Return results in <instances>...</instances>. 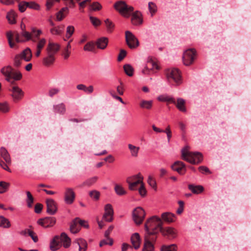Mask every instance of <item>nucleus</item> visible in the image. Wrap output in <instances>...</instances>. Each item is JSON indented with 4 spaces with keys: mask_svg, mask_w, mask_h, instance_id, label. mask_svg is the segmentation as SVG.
Segmentation results:
<instances>
[{
    "mask_svg": "<svg viewBox=\"0 0 251 251\" xmlns=\"http://www.w3.org/2000/svg\"><path fill=\"white\" fill-rule=\"evenodd\" d=\"M163 221L157 216H153L147 220L145 224V231L149 235H155L161 231L163 227Z\"/></svg>",
    "mask_w": 251,
    "mask_h": 251,
    "instance_id": "1",
    "label": "nucleus"
},
{
    "mask_svg": "<svg viewBox=\"0 0 251 251\" xmlns=\"http://www.w3.org/2000/svg\"><path fill=\"white\" fill-rule=\"evenodd\" d=\"M0 72L5 76V80L11 83L20 80L22 78L21 72L18 71H14L13 68L9 65L2 68Z\"/></svg>",
    "mask_w": 251,
    "mask_h": 251,
    "instance_id": "2",
    "label": "nucleus"
},
{
    "mask_svg": "<svg viewBox=\"0 0 251 251\" xmlns=\"http://www.w3.org/2000/svg\"><path fill=\"white\" fill-rule=\"evenodd\" d=\"M114 8L123 17L129 18L134 11L132 6L127 5L125 1L119 0L114 5Z\"/></svg>",
    "mask_w": 251,
    "mask_h": 251,
    "instance_id": "3",
    "label": "nucleus"
},
{
    "mask_svg": "<svg viewBox=\"0 0 251 251\" xmlns=\"http://www.w3.org/2000/svg\"><path fill=\"white\" fill-rule=\"evenodd\" d=\"M132 219L137 225H139L143 222L145 217V212L141 207L135 208L132 211Z\"/></svg>",
    "mask_w": 251,
    "mask_h": 251,
    "instance_id": "4",
    "label": "nucleus"
},
{
    "mask_svg": "<svg viewBox=\"0 0 251 251\" xmlns=\"http://www.w3.org/2000/svg\"><path fill=\"white\" fill-rule=\"evenodd\" d=\"M166 75L169 81L173 80L177 85H179L181 82L180 73L177 69L168 70L166 72Z\"/></svg>",
    "mask_w": 251,
    "mask_h": 251,
    "instance_id": "5",
    "label": "nucleus"
},
{
    "mask_svg": "<svg viewBox=\"0 0 251 251\" xmlns=\"http://www.w3.org/2000/svg\"><path fill=\"white\" fill-rule=\"evenodd\" d=\"M125 36L126 43L130 49H135L139 46L138 40L131 32L126 31Z\"/></svg>",
    "mask_w": 251,
    "mask_h": 251,
    "instance_id": "6",
    "label": "nucleus"
},
{
    "mask_svg": "<svg viewBox=\"0 0 251 251\" xmlns=\"http://www.w3.org/2000/svg\"><path fill=\"white\" fill-rule=\"evenodd\" d=\"M196 56V50L194 49H190L186 50L183 56L184 64L188 66L194 61Z\"/></svg>",
    "mask_w": 251,
    "mask_h": 251,
    "instance_id": "7",
    "label": "nucleus"
},
{
    "mask_svg": "<svg viewBox=\"0 0 251 251\" xmlns=\"http://www.w3.org/2000/svg\"><path fill=\"white\" fill-rule=\"evenodd\" d=\"M6 36L9 45L11 48H13L15 46V44L12 42L13 38H15V41L17 43H22L25 42L24 39L21 38L20 35L17 31H14L13 32L10 31H8L6 33Z\"/></svg>",
    "mask_w": 251,
    "mask_h": 251,
    "instance_id": "8",
    "label": "nucleus"
},
{
    "mask_svg": "<svg viewBox=\"0 0 251 251\" xmlns=\"http://www.w3.org/2000/svg\"><path fill=\"white\" fill-rule=\"evenodd\" d=\"M64 195V200L66 204L70 205L74 202L75 200V195L72 188H66Z\"/></svg>",
    "mask_w": 251,
    "mask_h": 251,
    "instance_id": "9",
    "label": "nucleus"
},
{
    "mask_svg": "<svg viewBox=\"0 0 251 251\" xmlns=\"http://www.w3.org/2000/svg\"><path fill=\"white\" fill-rule=\"evenodd\" d=\"M114 214L113 209L112 205L106 204L104 207V213L102 216V219L107 222H111L113 221Z\"/></svg>",
    "mask_w": 251,
    "mask_h": 251,
    "instance_id": "10",
    "label": "nucleus"
},
{
    "mask_svg": "<svg viewBox=\"0 0 251 251\" xmlns=\"http://www.w3.org/2000/svg\"><path fill=\"white\" fill-rule=\"evenodd\" d=\"M47 204V212L51 215L55 214L57 211V208L56 203L55 201L51 199H47L46 200Z\"/></svg>",
    "mask_w": 251,
    "mask_h": 251,
    "instance_id": "11",
    "label": "nucleus"
},
{
    "mask_svg": "<svg viewBox=\"0 0 251 251\" xmlns=\"http://www.w3.org/2000/svg\"><path fill=\"white\" fill-rule=\"evenodd\" d=\"M131 23L134 25H139L143 23V19L142 18V14L139 11H136L132 12L131 14Z\"/></svg>",
    "mask_w": 251,
    "mask_h": 251,
    "instance_id": "12",
    "label": "nucleus"
},
{
    "mask_svg": "<svg viewBox=\"0 0 251 251\" xmlns=\"http://www.w3.org/2000/svg\"><path fill=\"white\" fill-rule=\"evenodd\" d=\"M11 91L12 97L14 100H19L24 96V92L18 86H13Z\"/></svg>",
    "mask_w": 251,
    "mask_h": 251,
    "instance_id": "13",
    "label": "nucleus"
},
{
    "mask_svg": "<svg viewBox=\"0 0 251 251\" xmlns=\"http://www.w3.org/2000/svg\"><path fill=\"white\" fill-rule=\"evenodd\" d=\"M59 49L60 46L58 44L50 42L46 48L47 54H50L54 56L59 50Z\"/></svg>",
    "mask_w": 251,
    "mask_h": 251,
    "instance_id": "14",
    "label": "nucleus"
},
{
    "mask_svg": "<svg viewBox=\"0 0 251 251\" xmlns=\"http://www.w3.org/2000/svg\"><path fill=\"white\" fill-rule=\"evenodd\" d=\"M160 232L164 236H166L169 239H173L176 237V233L175 229L170 227L163 228L161 229Z\"/></svg>",
    "mask_w": 251,
    "mask_h": 251,
    "instance_id": "15",
    "label": "nucleus"
},
{
    "mask_svg": "<svg viewBox=\"0 0 251 251\" xmlns=\"http://www.w3.org/2000/svg\"><path fill=\"white\" fill-rule=\"evenodd\" d=\"M132 178H134V177H127L126 180V182L129 185L128 187H129V190H132V191L135 190L136 189V187L138 184H140L141 185H142V184H143V176H141L140 177H139L137 179V180H136L135 181L130 182V181Z\"/></svg>",
    "mask_w": 251,
    "mask_h": 251,
    "instance_id": "16",
    "label": "nucleus"
},
{
    "mask_svg": "<svg viewBox=\"0 0 251 251\" xmlns=\"http://www.w3.org/2000/svg\"><path fill=\"white\" fill-rule=\"evenodd\" d=\"M182 157H194L195 156H202L201 152L199 151H189V147L186 146L181 150Z\"/></svg>",
    "mask_w": 251,
    "mask_h": 251,
    "instance_id": "17",
    "label": "nucleus"
},
{
    "mask_svg": "<svg viewBox=\"0 0 251 251\" xmlns=\"http://www.w3.org/2000/svg\"><path fill=\"white\" fill-rule=\"evenodd\" d=\"M172 169L177 172L180 174H183L185 171L184 164L180 161H176L171 166Z\"/></svg>",
    "mask_w": 251,
    "mask_h": 251,
    "instance_id": "18",
    "label": "nucleus"
},
{
    "mask_svg": "<svg viewBox=\"0 0 251 251\" xmlns=\"http://www.w3.org/2000/svg\"><path fill=\"white\" fill-rule=\"evenodd\" d=\"M60 237L58 235L55 236L53 239L50 241V248L52 251H55L57 250L60 246Z\"/></svg>",
    "mask_w": 251,
    "mask_h": 251,
    "instance_id": "19",
    "label": "nucleus"
},
{
    "mask_svg": "<svg viewBox=\"0 0 251 251\" xmlns=\"http://www.w3.org/2000/svg\"><path fill=\"white\" fill-rule=\"evenodd\" d=\"M19 55L21 57L23 60L25 62H28L31 59L32 54L31 50L29 48H26L23 50Z\"/></svg>",
    "mask_w": 251,
    "mask_h": 251,
    "instance_id": "20",
    "label": "nucleus"
},
{
    "mask_svg": "<svg viewBox=\"0 0 251 251\" xmlns=\"http://www.w3.org/2000/svg\"><path fill=\"white\" fill-rule=\"evenodd\" d=\"M162 220L168 223L174 222L176 220V216L171 212H164L161 214Z\"/></svg>",
    "mask_w": 251,
    "mask_h": 251,
    "instance_id": "21",
    "label": "nucleus"
},
{
    "mask_svg": "<svg viewBox=\"0 0 251 251\" xmlns=\"http://www.w3.org/2000/svg\"><path fill=\"white\" fill-rule=\"evenodd\" d=\"M78 220V218H76L70 224V230L72 233L75 234L80 229Z\"/></svg>",
    "mask_w": 251,
    "mask_h": 251,
    "instance_id": "22",
    "label": "nucleus"
},
{
    "mask_svg": "<svg viewBox=\"0 0 251 251\" xmlns=\"http://www.w3.org/2000/svg\"><path fill=\"white\" fill-rule=\"evenodd\" d=\"M11 164V158H0V166L4 170L10 172L9 166Z\"/></svg>",
    "mask_w": 251,
    "mask_h": 251,
    "instance_id": "23",
    "label": "nucleus"
},
{
    "mask_svg": "<svg viewBox=\"0 0 251 251\" xmlns=\"http://www.w3.org/2000/svg\"><path fill=\"white\" fill-rule=\"evenodd\" d=\"M108 39L106 37H102L99 38L96 42V44L98 49L101 50H104L106 48L107 46Z\"/></svg>",
    "mask_w": 251,
    "mask_h": 251,
    "instance_id": "24",
    "label": "nucleus"
},
{
    "mask_svg": "<svg viewBox=\"0 0 251 251\" xmlns=\"http://www.w3.org/2000/svg\"><path fill=\"white\" fill-rule=\"evenodd\" d=\"M60 237V242L63 243V246L65 248H68L71 245V239L65 233L62 232Z\"/></svg>",
    "mask_w": 251,
    "mask_h": 251,
    "instance_id": "25",
    "label": "nucleus"
},
{
    "mask_svg": "<svg viewBox=\"0 0 251 251\" xmlns=\"http://www.w3.org/2000/svg\"><path fill=\"white\" fill-rule=\"evenodd\" d=\"M131 242L135 249H138L140 247L141 241L138 233H135L131 236Z\"/></svg>",
    "mask_w": 251,
    "mask_h": 251,
    "instance_id": "26",
    "label": "nucleus"
},
{
    "mask_svg": "<svg viewBox=\"0 0 251 251\" xmlns=\"http://www.w3.org/2000/svg\"><path fill=\"white\" fill-rule=\"evenodd\" d=\"M142 251H154L153 244L150 241V239L146 236L144 239V247Z\"/></svg>",
    "mask_w": 251,
    "mask_h": 251,
    "instance_id": "27",
    "label": "nucleus"
},
{
    "mask_svg": "<svg viewBox=\"0 0 251 251\" xmlns=\"http://www.w3.org/2000/svg\"><path fill=\"white\" fill-rule=\"evenodd\" d=\"M53 108L55 113L64 114L66 112V106L63 103H60L58 104L54 105Z\"/></svg>",
    "mask_w": 251,
    "mask_h": 251,
    "instance_id": "28",
    "label": "nucleus"
},
{
    "mask_svg": "<svg viewBox=\"0 0 251 251\" xmlns=\"http://www.w3.org/2000/svg\"><path fill=\"white\" fill-rule=\"evenodd\" d=\"M54 60V56L47 54V56L43 59V64L45 66H49L52 64Z\"/></svg>",
    "mask_w": 251,
    "mask_h": 251,
    "instance_id": "29",
    "label": "nucleus"
},
{
    "mask_svg": "<svg viewBox=\"0 0 251 251\" xmlns=\"http://www.w3.org/2000/svg\"><path fill=\"white\" fill-rule=\"evenodd\" d=\"M69 12V9L67 7L62 8L56 14V19L58 21H61L65 16L66 14H67Z\"/></svg>",
    "mask_w": 251,
    "mask_h": 251,
    "instance_id": "30",
    "label": "nucleus"
},
{
    "mask_svg": "<svg viewBox=\"0 0 251 251\" xmlns=\"http://www.w3.org/2000/svg\"><path fill=\"white\" fill-rule=\"evenodd\" d=\"M188 188L192 193L196 194L201 193L203 191V187L201 185L195 186L192 184H189L188 185Z\"/></svg>",
    "mask_w": 251,
    "mask_h": 251,
    "instance_id": "31",
    "label": "nucleus"
},
{
    "mask_svg": "<svg viewBox=\"0 0 251 251\" xmlns=\"http://www.w3.org/2000/svg\"><path fill=\"white\" fill-rule=\"evenodd\" d=\"M158 100L161 101H166L171 103H176L175 99L170 96L161 95L158 97Z\"/></svg>",
    "mask_w": 251,
    "mask_h": 251,
    "instance_id": "32",
    "label": "nucleus"
},
{
    "mask_svg": "<svg viewBox=\"0 0 251 251\" xmlns=\"http://www.w3.org/2000/svg\"><path fill=\"white\" fill-rule=\"evenodd\" d=\"M17 14L13 10H10L7 13L6 18L10 24H14L16 23V18Z\"/></svg>",
    "mask_w": 251,
    "mask_h": 251,
    "instance_id": "33",
    "label": "nucleus"
},
{
    "mask_svg": "<svg viewBox=\"0 0 251 251\" xmlns=\"http://www.w3.org/2000/svg\"><path fill=\"white\" fill-rule=\"evenodd\" d=\"M185 100L182 98H178L177 99V103L176 104V106L178 108V109L182 112H186V109L185 106Z\"/></svg>",
    "mask_w": 251,
    "mask_h": 251,
    "instance_id": "34",
    "label": "nucleus"
},
{
    "mask_svg": "<svg viewBox=\"0 0 251 251\" xmlns=\"http://www.w3.org/2000/svg\"><path fill=\"white\" fill-rule=\"evenodd\" d=\"M75 243L78 247L79 251H85L86 248V243L85 240L82 239H76Z\"/></svg>",
    "mask_w": 251,
    "mask_h": 251,
    "instance_id": "35",
    "label": "nucleus"
},
{
    "mask_svg": "<svg viewBox=\"0 0 251 251\" xmlns=\"http://www.w3.org/2000/svg\"><path fill=\"white\" fill-rule=\"evenodd\" d=\"M11 226L10 222L9 220L2 216H0V226L7 228Z\"/></svg>",
    "mask_w": 251,
    "mask_h": 251,
    "instance_id": "36",
    "label": "nucleus"
},
{
    "mask_svg": "<svg viewBox=\"0 0 251 251\" xmlns=\"http://www.w3.org/2000/svg\"><path fill=\"white\" fill-rule=\"evenodd\" d=\"M152 106V100H142L140 102V106L142 108L150 109Z\"/></svg>",
    "mask_w": 251,
    "mask_h": 251,
    "instance_id": "37",
    "label": "nucleus"
},
{
    "mask_svg": "<svg viewBox=\"0 0 251 251\" xmlns=\"http://www.w3.org/2000/svg\"><path fill=\"white\" fill-rule=\"evenodd\" d=\"M21 35L22 36L25 38V39L24 40L25 42L28 41L29 40H31L33 42H35V40L32 38L31 33L28 31H26L25 30H23V31H22L21 33Z\"/></svg>",
    "mask_w": 251,
    "mask_h": 251,
    "instance_id": "38",
    "label": "nucleus"
},
{
    "mask_svg": "<svg viewBox=\"0 0 251 251\" xmlns=\"http://www.w3.org/2000/svg\"><path fill=\"white\" fill-rule=\"evenodd\" d=\"M64 30L63 26H57L54 27L50 29V32L52 35H60L61 34Z\"/></svg>",
    "mask_w": 251,
    "mask_h": 251,
    "instance_id": "39",
    "label": "nucleus"
},
{
    "mask_svg": "<svg viewBox=\"0 0 251 251\" xmlns=\"http://www.w3.org/2000/svg\"><path fill=\"white\" fill-rule=\"evenodd\" d=\"M161 251H176L177 247L176 244L170 245H163L160 249Z\"/></svg>",
    "mask_w": 251,
    "mask_h": 251,
    "instance_id": "40",
    "label": "nucleus"
},
{
    "mask_svg": "<svg viewBox=\"0 0 251 251\" xmlns=\"http://www.w3.org/2000/svg\"><path fill=\"white\" fill-rule=\"evenodd\" d=\"M124 69L125 73L129 76L133 75L134 69L130 64H126L124 66Z\"/></svg>",
    "mask_w": 251,
    "mask_h": 251,
    "instance_id": "41",
    "label": "nucleus"
},
{
    "mask_svg": "<svg viewBox=\"0 0 251 251\" xmlns=\"http://www.w3.org/2000/svg\"><path fill=\"white\" fill-rule=\"evenodd\" d=\"M97 178H98L96 176L89 178L80 185V187H83L84 186H90L96 182Z\"/></svg>",
    "mask_w": 251,
    "mask_h": 251,
    "instance_id": "42",
    "label": "nucleus"
},
{
    "mask_svg": "<svg viewBox=\"0 0 251 251\" xmlns=\"http://www.w3.org/2000/svg\"><path fill=\"white\" fill-rule=\"evenodd\" d=\"M56 222V220L53 217H46L45 218L46 227L53 226Z\"/></svg>",
    "mask_w": 251,
    "mask_h": 251,
    "instance_id": "43",
    "label": "nucleus"
},
{
    "mask_svg": "<svg viewBox=\"0 0 251 251\" xmlns=\"http://www.w3.org/2000/svg\"><path fill=\"white\" fill-rule=\"evenodd\" d=\"M10 186V184L5 181H0V194L6 192Z\"/></svg>",
    "mask_w": 251,
    "mask_h": 251,
    "instance_id": "44",
    "label": "nucleus"
},
{
    "mask_svg": "<svg viewBox=\"0 0 251 251\" xmlns=\"http://www.w3.org/2000/svg\"><path fill=\"white\" fill-rule=\"evenodd\" d=\"M26 194L27 196V199L26 200L27 205L28 207L31 208L32 206V203L34 201V198L30 192L27 191L26 192Z\"/></svg>",
    "mask_w": 251,
    "mask_h": 251,
    "instance_id": "45",
    "label": "nucleus"
},
{
    "mask_svg": "<svg viewBox=\"0 0 251 251\" xmlns=\"http://www.w3.org/2000/svg\"><path fill=\"white\" fill-rule=\"evenodd\" d=\"M114 189L116 194L119 196H122L126 193L124 188L120 185L116 184Z\"/></svg>",
    "mask_w": 251,
    "mask_h": 251,
    "instance_id": "46",
    "label": "nucleus"
},
{
    "mask_svg": "<svg viewBox=\"0 0 251 251\" xmlns=\"http://www.w3.org/2000/svg\"><path fill=\"white\" fill-rule=\"evenodd\" d=\"M104 23L105 24L107 32L109 33L112 32L114 27V24L108 19H106L104 21Z\"/></svg>",
    "mask_w": 251,
    "mask_h": 251,
    "instance_id": "47",
    "label": "nucleus"
},
{
    "mask_svg": "<svg viewBox=\"0 0 251 251\" xmlns=\"http://www.w3.org/2000/svg\"><path fill=\"white\" fill-rule=\"evenodd\" d=\"M128 148L130 151L131 155L133 156H136L138 155V152L139 150V147L135 146L131 144H128Z\"/></svg>",
    "mask_w": 251,
    "mask_h": 251,
    "instance_id": "48",
    "label": "nucleus"
},
{
    "mask_svg": "<svg viewBox=\"0 0 251 251\" xmlns=\"http://www.w3.org/2000/svg\"><path fill=\"white\" fill-rule=\"evenodd\" d=\"M113 244V240L110 237H105V239L101 240L100 243V246L102 247L104 245H109L112 246Z\"/></svg>",
    "mask_w": 251,
    "mask_h": 251,
    "instance_id": "49",
    "label": "nucleus"
},
{
    "mask_svg": "<svg viewBox=\"0 0 251 251\" xmlns=\"http://www.w3.org/2000/svg\"><path fill=\"white\" fill-rule=\"evenodd\" d=\"M202 158H184V160L187 162L192 164H198L201 163Z\"/></svg>",
    "mask_w": 251,
    "mask_h": 251,
    "instance_id": "50",
    "label": "nucleus"
},
{
    "mask_svg": "<svg viewBox=\"0 0 251 251\" xmlns=\"http://www.w3.org/2000/svg\"><path fill=\"white\" fill-rule=\"evenodd\" d=\"M89 194L90 197L95 201L98 200L100 198V193L96 190L90 191Z\"/></svg>",
    "mask_w": 251,
    "mask_h": 251,
    "instance_id": "51",
    "label": "nucleus"
},
{
    "mask_svg": "<svg viewBox=\"0 0 251 251\" xmlns=\"http://www.w3.org/2000/svg\"><path fill=\"white\" fill-rule=\"evenodd\" d=\"M26 4L29 8L36 10L40 9V5L34 1L26 2Z\"/></svg>",
    "mask_w": 251,
    "mask_h": 251,
    "instance_id": "52",
    "label": "nucleus"
},
{
    "mask_svg": "<svg viewBox=\"0 0 251 251\" xmlns=\"http://www.w3.org/2000/svg\"><path fill=\"white\" fill-rule=\"evenodd\" d=\"M75 31V28L73 25H69L67 27L66 38H70L73 34Z\"/></svg>",
    "mask_w": 251,
    "mask_h": 251,
    "instance_id": "53",
    "label": "nucleus"
},
{
    "mask_svg": "<svg viewBox=\"0 0 251 251\" xmlns=\"http://www.w3.org/2000/svg\"><path fill=\"white\" fill-rule=\"evenodd\" d=\"M83 49L85 51H92L95 50V44L93 42H89L84 46Z\"/></svg>",
    "mask_w": 251,
    "mask_h": 251,
    "instance_id": "54",
    "label": "nucleus"
},
{
    "mask_svg": "<svg viewBox=\"0 0 251 251\" xmlns=\"http://www.w3.org/2000/svg\"><path fill=\"white\" fill-rule=\"evenodd\" d=\"M22 60L23 59L19 54L16 55L14 59V66L17 68L19 67L21 65Z\"/></svg>",
    "mask_w": 251,
    "mask_h": 251,
    "instance_id": "55",
    "label": "nucleus"
},
{
    "mask_svg": "<svg viewBox=\"0 0 251 251\" xmlns=\"http://www.w3.org/2000/svg\"><path fill=\"white\" fill-rule=\"evenodd\" d=\"M89 18L91 23L94 26H98L101 24V21L97 17L90 16Z\"/></svg>",
    "mask_w": 251,
    "mask_h": 251,
    "instance_id": "56",
    "label": "nucleus"
},
{
    "mask_svg": "<svg viewBox=\"0 0 251 251\" xmlns=\"http://www.w3.org/2000/svg\"><path fill=\"white\" fill-rule=\"evenodd\" d=\"M46 43V39L45 38H41L39 40L38 42L37 43V49H41L44 48V46Z\"/></svg>",
    "mask_w": 251,
    "mask_h": 251,
    "instance_id": "57",
    "label": "nucleus"
},
{
    "mask_svg": "<svg viewBox=\"0 0 251 251\" xmlns=\"http://www.w3.org/2000/svg\"><path fill=\"white\" fill-rule=\"evenodd\" d=\"M91 10L98 11L101 9V5L98 2H94L91 5Z\"/></svg>",
    "mask_w": 251,
    "mask_h": 251,
    "instance_id": "58",
    "label": "nucleus"
},
{
    "mask_svg": "<svg viewBox=\"0 0 251 251\" xmlns=\"http://www.w3.org/2000/svg\"><path fill=\"white\" fill-rule=\"evenodd\" d=\"M104 162H100L96 165L97 168H100L104 164V162H108L109 163H112L114 161V158H104Z\"/></svg>",
    "mask_w": 251,
    "mask_h": 251,
    "instance_id": "59",
    "label": "nucleus"
},
{
    "mask_svg": "<svg viewBox=\"0 0 251 251\" xmlns=\"http://www.w3.org/2000/svg\"><path fill=\"white\" fill-rule=\"evenodd\" d=\"M19 9L21 12H24L25 11L26 8H27V6L26 4V1H23L19 3Z\"/></svg>",
    "mask_w": 251,
    "mask_h": 251,
    "instance_id": "60",
    "label": "nucleus"
},
{
    "mask_svg": "<svg viewBox=\"0 0 251 251\" xmlns=\"http://www.w3.org/2000/svg\"><path fill=\"white\" fill-rule=\"evenodd\" d=\"M148 183L153 188H156V183L155 180L152 178L151 176H149L148 178Z\"/></svg>",
    "mask_w": 251,
    "mask_h": 251,
    "instance_id": "61",
    "label": "nucleus"
},
{
    "mask_svg": "<svg viewBox=\"0 0 251 251\" xmlns=\"http://www.w3.org/2000/svg\"><path fill=\"white\" fill-rule=\"evenodd\" d=\"M149 9L151 14V16L156 12V7L154 3L152 2H149Z\"/></svg>",
    "mask_w": 251,
    "mask_h": 251,
    "instance_id": "62",
    "label": "nucleus"
},
{
    "mask_svg": "<svg viewBox=\"0 0 251 251\" xmlns=\"http://www.w3.org/2000/svg\"><path fill=\"white\" fill-rule=\"evenodd\" d=\"M59 92V89L57 88H53L49 90V95L50 97H52L53 96L58 94Z\"/></svg>",
    "mask_w": 251,
    "mask_h": 251,
    "instance_id": "63",
    "label": "nucleus"
},
{
    "mask_svg": "<svg viewBox=\"0 0 251 251\" xmlns=\"http://www.w3.org/2000/svg\"><path fill=\"white\" fill-rule=\"evenodd\" d=\"M9 156L7 150L3 147L0 149V157H8Z\"/></svg>",
    "mask_w": 251,
    "mask_h": 251,
    "instance_id": "64",
    "label": "nucleus"
}]
</instances>
